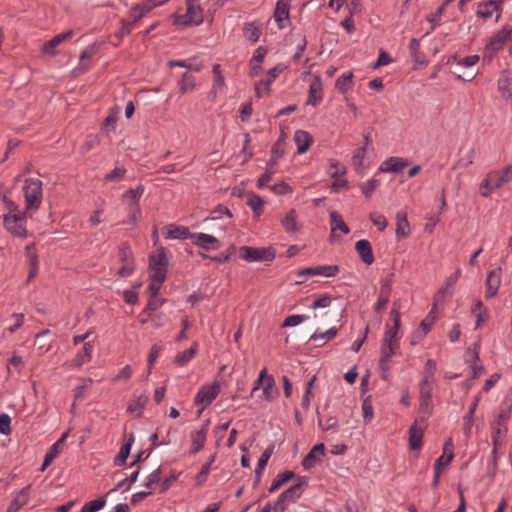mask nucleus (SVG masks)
Masks as SVG:
<instances>
[{"label":"nucleus","mask_w":512,"mask_h":512,"mask_svg":"<svg viewBox=\"0 0 512 512\" xmlns=\"http://www.w3.org/2000/svg\"><path fill=\"white\" fill-rule=\"evenodd\" d=\"M330 217V225L331 231L335 232L336 230H340L344 234H348L350 229L347 224L344 222L342 216L337 211H331L329 214Z\"/></svg>","instance_id":"obj_37"},{"label":"nucleus","mask_w":512,"mask_h":512,"mask_svg":"<svg viewBox=\"0 0 512 512\" xmlns=\"http://www.w3.org/2000/svg\"><path fill=\"white\" fill-rule=\"evenodd\" d=\"M42 185V181L36 178H28L25 180L23 187L26 204L25 210L30 216L41 206L43 198Z\"/></svg>","instance_id":"obj_1"},{"label":"nucleus","mask_w":512,"mask_h":512,"mask_svg":"<svg viewBox=\"0 0 512 512\" xmlns=\"http://www.w3.org/2000/svg\"><path fill=\"white\" fill-rule=\"evenodd\" d=\"M500 447L501 446H495L493 444V450L491 453V457L487 464V475L491 478L495 477L497 470H498V466H497L498 454L497 453H498V449Z\"/></svg>","instance_id":"obj_50"},{"label":"nucleus","mask_w":512,"mask_h":512,"mask_svg":"<svg viewBox=\"0 0 512 512\" xmlns=\"http://www.w3.org/2000/svg\"><path fill=\"white\" fill-rule=\"evenodd\" d=\"M500 282V274L496 270H492L488 273L486 279L487 288L485 291V297L487 299L493 298L497 294Z\"/></svg>","instance_id":"obj_27"},{"label":"nucleus","mask_w":512,"mask_h":512,"mask_svg":"<svg viewBox=\"0 0 512 512\" xmlns=\"http://www.w3.org/2000/svg\"><path fill=\"white\" fill-rule=\"evenodd\" d=\"M168 258L164 247H159L156 254L149 257L150 280L164 282L168 268Z\"/></svg>","instance_id":"obj_3"},{"label":"nucleus","mask_w":512,"mask_h":512,"mask_svg":"<svg viewBox=\"0 0 512 512\" xmlns=\"http://www.w3.org/2000/svg\"><path fill=\"white\" fill-rule=\"evenodd\" d=\"M247 204L251 207L256 217L262 214L264 201L260 196L254 193L248 194Z\"/></svg>","instance_id":"obj_45"},{"label":"nucleus","mask_w":512,"mask_h":512,"mask_svg":"<svg viewBox=\"0 0 512 512\" xmlns=\"http://www.w3.org/2000/svg\"><path fill=\"white\" fill-rule=\"evenodd\" d=\"M168 1L169 0H144L141 3H138L137 6L144 14H146L150 12L153 8L160 6Z\"/></svg>","instance_id":"obj_60"},{"label":"nucleus","mask_w":512,"mask_h":512,"mask_svg":"<svg viewBox=\"0 0 512 512\" xmlns=\"http://www.w3.org/2000/svg\"><path fill=\"white\" fill-rule=\"evenodd\" d=\"M295 477V474L293 471H284L277 475V477L272 481L269 492L273 493L277 491L283 484L288 482L289 480L293 479Z\"/></svg>","instance_id":"obj_40"},{"label":"nucleus","mask_w":512,"mask_h":512,"mask_svg":"<svg viewBox=\"0 0 512 512\" xmlns=\"http://www.w3.org/2000/svg\"><path fill=\"white\" fill-rule=\"evenodd\" d=\"M273 451H274V445H270L264 450V452L259 457L256 469H255V479H254V483H253L254 487L259 484L263 470L265 469L270 457L272 456Z\"/></svg>","instance_id":"obj_23"},{"label":"nucleus","mask_w":512,"mask_h":512,"mask_svg":"<svg viewBox=\"0 0 512 512\" xmlns=\"http://www.w3.org/2000/svg\"><path fill=\"white\" fill-rule=\"evenodd\" d=\"M400 350V343H391V342H385L382 341L381 344V357L380 360L382 362L389 361V359L396 355Z\"/></svg>","instance_id":"obj_39"},{"label":"nucleus","mask_w":512,"mask_h":512,"mask_svg":"<svg viewBox=\"0 0 512 512\" xmlns=\"http://www.w3.org/2000/svg\"><path fill=\"white\" fill-rule=\"evenodd\" d=\"M294 141L297 146V154H304L312 143V136L304 130H297L294 134Z\"/></svg>","instance_id":"obj_25"},{"label":"nucleus","mask_w":512,"mask_h":512,"mask_svg":"<svg viewBox=\"0 0 512 512\" xmlns=\"http://www.w3.org/2000/svg\"><path fill=\"white\" fill-rule=\"evenodd\" d=\"M68 433H64L49 449L44 457V461L40 468V471L43 472L45 469L53 462V460L57 457L60 452V446L64 443Z\"/></svg>","instance_id":"obj_26"},{"label":"nucleus","mask_w":512,"mask_h":512,"mask_svg":"<svg viewBox=\"0 0 512 512\" xmlns=\"http://www.w3.org/2000/svg\"><path fill=\"white\" fill-rule=\"evenodd\" d=\"M192 243L204 250H216L220 247V241L213 235L206 233L191 234Z\"/></svg>","instance_id":"obj_14"},{"label":"nucleus","mask_w":512,"mask_h":512,"mask_svg":"<svg viewBox=\"0 0 512 512\" xmlns=\"http://www.w3.org/2000/svg\"><path fill=\"white\" fill-rule=\"evenodd\" d=\"M106 504L104 497H99L95 500L89 501L83 505L80 512H97L101 510Z\"/></svg>","instance_id":"obj_53"},{"label":"nucleus","mask_w":512,"mask_h":512,"mask_svg":"<svg viewBox=\"0 0 512 512\" xmlns=\"http://www.w3.org/2000/svg\"><path fill=\"white\" fill-rule=\"evenodd\" d=\"M365 155H366L365 147H360V148L356 149L353 154V157H352L353 166L358 174H363L366 169V167L364 166V163H363Z\"/></svg>","instance_id":"obj_42"},{"label":"nucleus","mask_w":512,"mask_h":512,"mask_svg":"<svg viewBox=\"0 0 512 512\" xmlns=\"http://www.w3.org/2000/svg\"><path fill=\"white\" fill-rule=\"evenodd\" d=\"M166 238L167 239H187L190 238L188 228L177 226L175 224H169L167 227Z\"/></svg>","instance_id":"obj_36"},{"label":"nucleus","mask_w":512,"mask_h":512,"mask_svg":"<svg viewBox=\"0 0 512 512\" xmlns=\"http://www.w3.org/2000/svg\"><path fill=\"white\" fill-rule=\"evenodd\" d=\"M423 429L417 426L415 421L409 428V446L413 450L422 447Z\"/></svg>","instance_id":"obj_32"},{"label":"nucleus","mask_w":512,"mask_h":512,"mask_svg":"<svg viewBox=\"0 0 512 512\" xmlns=\"http://www.w3.org/2000/svg\"><path fill=\"white\" fill-rule=\"evenodd\" d=\"M454 446L451 440L445 442L443 447V454L439 457L442 458V468L447 467L454 458Z\"/></svg>","instance_id":"obj_52"},{"label":"nucleus","mask_w":512,"mask_h":512,"mask_svg":"<svg viewBox=\"0 0 512 512\" xmlns=\"http://www.w3.org/2000/svg\"><path fill=\"white\" fill-rule=\"evenodd\" d=\"M178 84H179L180 93L185 94L187 92L192 91L195 88L196 80H195V77L191 73L185 72L182 75V78Z\"/></svg>","instance_id":"obj_43"},{"label":"nucleus","mask_w":512,"mask_h":512,"mask_svg":"<svg viewBox=\"0 0 512 512\" xmlns=\"http://www.w3.org/2000/svg\"><path fill=\"white\" fill-rule=\"evenodd\" d=\"M197 353V344H193L189 349L178 353L175 357V362L180 365H186Z\"/></svg>","instance_id":"obj_46"},{"label":"nucleus","mask_w":512,"mask_h":512,"mask_svg":"<svg viewBox=\"0 0 512 512\" xmlns=\"http://www.w3.org/2000/svg\"><path fill=\"white\" fill-rule=\"evenodd\" d=\"M391 292L392 290L388 289V287H380L379 296L377 302L374 305V311L376 313H379L386 308L390 299Z\"/></svg>","instance_id":"obj_41"},{"label":"nucleus","mask_w":512,"mask_h":512,"mask_svg":"<svg viewBox=\"0 0 512 512\" xmlns=\"http://www.w3.org/2000/svg\"><path fill=\"white\" fill-rule=\"evenodd\" d=\"M94 345L91 342H86L82 349L77 352L75 357L71 360L70 367H80L85 363H88L92 358V352Z\"/></svg>","instance_id":"obj_22"},{"label":"nucleus","mask_w":512,"mask_h":512,"mask_svg":"<svg viewBox=\"0 0 512 512\" xmlns=\"http://www.w3.org/2000/svg\"><path fill=\"white\" fill-rule=\"evenodd\" d=\"M73 34V30L70 29L64 33L54 36L51 40L43 44L41 52L46 55H55V48L62 42L69 40Z\"/></svg>","instance_id":"obj_18"},{"label":"nucleus","mask_w":512,"mask_h":512,"mask_svg":"<svg viewBox=\"0 0 512 512\" xmlns=\"http://www.w3.org/2000/svg\"><path fill=\"white\" fill-rule=\"evenodd\" d=\"M25 250L29 267H39L38 255L35 250V245L33 243L29 244L25 247Z\"/></svg>","instance_id":"obj_61"},{"label":"nucleus","mask_w":512,"mask_h":512,"mask_svg":"<svg viewBox=\"0 0 512 512\" xmlns=\"http://www.w3.org/2000/svg\"><path fill=\"white\" fill-rule=\"evenodd\" d=\"M126 173V169L124 167H115L110 173L106 174L104 180L107 182H118L120 181Z\"/></svg>","instance_id":"obj_62"},{"label":"nucleus","mask_w":512,"mask_h":512,"mask_svg":"<svg viewBox=\"0 0 512 512\" xmlns=\"http://www.w3.org/2000/svg\"><path fill=\"white\" fill-rule=\"evenodd\" d=\"M454 69L450 72L456 76V78L471 81L473 80L477 74L479 73V69L477 66H453Z\"/></svg>","instance_id":"obj_28"},{"label":"nucleus","mask_w":512,"mask_h":512,"mask_svg":"<svg viewBox=\"0 0 512 512\" xmlns=\"http://www.w3.org/2000/svg\"><path fill=\"white\" fill-rule=\"evenodd\" d=\"M101 46V42H94L91 45L87 46L79 56L80 61L83 62L92 60L93 56L99 52Z\"/></svg>","instance_id":"obj_48"},{"label":"nucleus","mask_w":512,"mask_h":512,"mask_svg":"<svg viewBox=\"0 0 512 512\" xmlns=\"http://www.w3.org/2000/svg\"><path fill=\"white\" fill-rule=\"evenodd\" d=\"M325 456V445L323 443H319L315 445L308 454L302 460V466L305 470H309L313 468L318 462L321 461V458Z\"/></svg>","instance_id":"obj_17"},{"label":"nucleus","mask_w":512,"mask_h":512,"mask_svg":"<svg viewBox=\"0 0 512 512\" xmlns=\"http://www.w3.org/2000/svg\"><path fill=\"white\" fill-rule=\"evenodd\" d=\"M207 433H208V422L203 424L202 427L198 431H196L195 433H192V435H191L192 446L189 451L190 454H196L203 449L205 442H206Z\"/></svg>","instance_id":"obj_21"},{"label":"nucleus","mask_w":512,"mask_h":512,"mask_svg":"<svg viewBox=\"0 0 512 512\" xmlns=\"http://www.w3.org/2000/svg\"><path fill=\"white\" fill-rule=\"evenodd\" d=\"M498 91L505 101L512 104V72L510 70L502 71L498 79Z\"/></svg>","instance_id":"obj_15"},{"label":"nucleus","mask_w":512,"mask_h":512,"mask_svg":"<svg viewBox=\"0 0 512 512\" xmlns=\"http://www.w3.org/2000/svg\"><path fill=\"white\" fill-rule=\"evenodd\" d=\"M219 392L220 386L217 383L212 385H204L197 392L194 403L196 405L202 404L204 407H207L218 396Z\"/></svg>","instance_id":"obj_12"},{"label":"nucleus","mask_w":512,"mask_h":512,"mask_svg":"<svg viewBox=\"0 0 512 512\" xmlns=\"http://www.w3.org/2000/svg\"><path fill=\"white\" fill-rule=\"evenodd\" d=\"M213 75L214 83L211 93H213L215 96L218 92H221L223 90L225 86V79L222 72L220 71V66H213Z\"/></svg>","instance_id":"obj_47"},{"label":"nucleus","mask_w":512,"mask_h":512,"mask_svg":"<svg viewBox=\"0 0 512 512\" xmlns=\"http://www.w3.org/2000/svg\"><path fill=\"white\" fill-rule=\"evenodd\" d=\"M485 178L495 189H499L512 181V165H506L501 170H492L487 173Z\"/></svg>","instance_id":"obj_11"},{"label":"nucleus","mask_w":512,"mask_h":512,"mask_svg":"<svg viewBox=\"0 0 512 512\" xmlns=\"http://www.w3.org/2000/svg\"><path fill=\"white\" fill-rule=\"evenodd\" d=\"M499 1L488 0L486 2H482L478 5L477 15L483 19H488L492 16L493 12L497 11L499 8Z\"/></svg>","instance_id":"obj_35"},{"label":"nucleus","mask_w":512,"mask_h":512,"mask_svg":"<svg viewBox=\"0 0 512 512\" xmlns=\"http://www.w3.org/2000/svg\"><path fill=\"white\" fill-rule=\"evenodd\" d=\"M510 418V409L501 408L497 418L492 424V442L495 446L504 445V436L507 432V422Z\"/></svg>","instance_id":"obj_7"},{"label":"nucleus","mask_w":512,"mask_h":512,"mask_svg":"<svg viewBox=\"0 0 512 512\" xmlns=\"http://www.w3.org/2000/svg\"><path fill=\"white\" fill-rule=\"evenodd\" d=\"M410 164L411 162L407 158L392 156L381 163L379 171L382 173H399Z\"/></svg>","instance_id":"obj_13"},{"label":"nucleus","mask_w":512,"mask_h":512,"mask_svg":"<svg viewBox=\"0 0 512 512\" xmlns=\"http://www.w3.org/2000/svg\"><path fill=\"white\" fill-rule=\"evenodd\" d=\"M396 237L398 239L405 238L410 234V225L405 212L399 211L396 215Z\"/></svg>","instance_id":"obj_33"},{"label":"nucleus","mask_w":512,"mask_h":512,"mask_svg":"<svg viewBox=\"0 0 512 512\" xmlns=\"http://www.w3.org/2000/svg\"><path fill=\"white\" fill-rule=\"evenodd\" d=\"M436 315L434 310H431L426 317L420 322L418 330L422 332L421 335H427L435 323Z\"/></svg>","instance_id":"obj_51"},{"label":"nucleus","mask_w":512,"mask_h":512,"mask_svg":"<svg viewBox=\"0 0 512 512\" xmlns=\"http://www.w3.org/2000/svg\"><path fill=\"white\" fill-rule=\"evenodd\" d=\"M184 18L195 25H199L203 22V13L199 5L189 4L187 5V11L184 14Z\"/></svg>","instance_id":"obj_38"},{"label":"nucleus","mask_w":512,"mask_h":512,"mask_svg":"<svg viewBox=\"0 0 512 512\" xmlns=\"http://www.w3.org/2000/svg\"><path fill=\"white\" fill-rule=\"evenodd\" d=\"M29 214L26 210L18 214H5L3 216L4 228L13 236L19 238L27 237L26 229V215Z\"/></svg>","instance_id":"obj_5"},{"label":"nucleus","mask_w":512,"mask_h":512,"mask_svg":"<svg viewBox=\"0 0 512 512\" xmlns=\"http://www.w3.org/2000/svg\"><path fill=\"white\" fill-rule=\"evenodd\" d=\"M379 185L380 180L372 178L361 186V191L367 198H369Z\"/></svg>","instance_id":"obj_63"},{"label":"nucleus","mask_w":512,"mask_h":512,"mask_svg":"<svg viewBox=\"0 0 512 512\" xmlns=\"http://www.w3.org/2000/svg\"><path fill=\"white\" fill-rule=\"evenodd\" d=\"M281 225L289 234H293L299 231L300 226L297 221V213L295 209H290L287 212V214L281 219Z\"/></svg>","instance_id":"obj_29"},{"label":"nucleus","mask_w":512,"mask_h":512,"mask_svg":"<svg viewBox=\"0 0 512 512\" xmlns=\"http://www.w3.org/2000/svg\"><path fill=\"white\" fill-rule=\"evenodd\" d=\"M512 36V28L504 26L500 31L493 35L486 44L483 51V61L492 62L494 55L502 49L504 43Z\"/></svg>","instance_id":"obj_4"},{"label":"nucleus","mask_w":512,"mask_h":512,"mask_svg":"<svg viewBox=\"0 0 512 512\" xmlns=\"http://www.w3.org/2000/svg\"><path fill=\"white\" fill-rule=\"evenodd\" d=\"M339 267L337 265H319L315 267H307L301 269L300 276H325L334 277L338 274Z\"/></svg>","instance_id":"obj_16"},{"label":"nucleus","mask_w":512,"mask_h":512,"mask_svg":"<svg viewBox=\"0 0 512 512\" xmlns=\"http://www.w3.org/2000/svg\"><path fill=\"white\" fill-rule=\"evenodd\" d=\"M278 394V389L275 386L273 377H266L265 385L263 387V395L266 400H272Z\"/></svg>","instance_id":"obj_49"},{"label":"nucleus","mask_w":512,"mask_h":512,"mask_svg":"<svg viewBox=\"0 0 512 512\" xmlns=\"http://www.w3.org/2000/svg\"><path fill=\"white\" fill-rule=\"evenodd\" d=\"M240 258L247 262L272 261L276 257L272 247H250L242 246L239 249Z\"/></svg>","instance_id":"obj_6"},{"label":"nucleus","mask_w":512,"mask_h":512,"mask_svg":"<svg viewBox=\"0 0 512 512\" xmlns=\"http://www.w3.org/2000/svg\"><path fill=\"white\" fill-rule=\"evenodd\" d=\"M322 98V82L319 76H316L309 86V96L306 104L315 106Z\"/></svg>","instance_id":"obj_30"},{"label":"nucleus","mask_w":512,"mask_h":512,"mask_svg":"<svg viewBox=\"0 0 512 512\" xmlns=\"http://www.w3.org/2000/svg\"><path fill=\"white\" fill-rule=\"evenodd\" d=\"M419 48V41L415 38H412L410 41L409 49L414 61L416 62V64H427V61L424 58L420 57Z\"/></svg>","instance_id":"obj_57"},{"label":"nucleus","mask_w":512,"mask_h":512,"mask_svg":"<svg viewBox=\"0 0 512 512\" xmlns=\"http://www.w3.org/2000/svg\"><path fill=\"white\" fill-rule=\"evenodd\" d=\"M130 444H123L114 459L115 466H123L130 454Z\"/></svg>","instance_id":"obj_58"},{"label":"nucleus","mask_w":512,"mask_h":512,"mask_svg":"<svg viewBox=\"0 0 512 512\" xmlns=\"http://www.w3.org/2000/svg\"><path fill=\"white\" fill-rule=\"evenodd\" d=\"M222 215H227L229 218H232V213L228 209V207H226L222 204H219L210 212V216L208 218H206L205 220L206 221L207 220H217V219H220L222 217Z\"/></svg>","instance_id":"obj_56"},{"label":"nucleus","mask_w":512,"mask_h":512,"mask_svg":"<svg viewBox=\"0 0 512 512\" xmlns=\"http://www.w3.org/2000/svg\"><path fill=\"white\" fill-rule=\"evenodd\" d=\"M284 146L285 142L282 139H278L276 143L272 146L271 153H272V161L276 162L278 159H280L284 155Z\"/></svg>","instance_id":"obj_64"},{"label":"nucleus","mask_w":512,"mask_h":512,"mask_svg":"<svg viewBox=\"0 0 512 512\" xmlns=\"http://www.w3.org/2000/svg\"><path fill=\"white\" fill-rule=\"evenodd\" d=\"M400 305L396 302L393 304V307L390 311V318L392 320V324H386V331L384 333V337L382 341L391 342V343H399L398 333L401 325V314H400Z\"/></svg>","instance_id":"obj_8"},{"label":"nucleus","mask_w":512,"mask_h":512,"mask_svg":"<svg viewBox=\"0 0 512 512\" xmlns=\"http://www.w3.org/2000/svg\"><path fill=\"white\" fill-rule=\"evenodd\" d=\"M244 35L248 40L256 42L261 35V30L253 23H248L244 26Z\"/></svg>","instance_id":"obj_55"},{"label":"nucleus","mask_w":512,"mask_h":512,"mask_svg":"<svg viewBox=\"0 0 512 512\" xmlns=\"http://www.w3.org/2000/svg\"><path fill=\"white\" fill-rule=\"evenodd\" d=\"M353 85V74L352 72H346L340 76L335 83L336 88L341 93H346Z\"/></svg>","instance_id":"obj_44"},{"label":"nucleus","mask_w":512,"mask_h":512,"mask_svg":"<svg viewBox=\"0 0 512 512\" xmlns=\"http://www.w3.org/2000/svg\"><path fill=\"white\" fill-rule=\"evenodd\" d=\"M290 4L288 0H278L274 11V19L279 28H284V21H289Z\"/></svg>","instance_id":"obj_24"},{"label":"nucleus","mask_w":512,"mask_h":512,"mask_svg":"<svg viewBox=\"0 0 512 512\" xmlns=\"http://www.w3.org/2000/svg\"><path fill=\"white\" fill-rule=\"evenodd\" d=\"M234 253H235V247L230 246L224 253H221L220 255L208 256V255L202 254V257L210 259L211 261H214L217 263H226L231 259V257L233 256Z\"/></svg>","instance_id":"obj_54"},{"label":"nucleus","mask_w":512,"mask_h":512,"mask_svg":"<svg viewBox=\"0 0 512 512\" xmlns=\"http://www.w3.org/2000/svg\"><path fill=\"white\" fill-rule=\"evenodd\" d=\"M119 260L122 265L118 269L117 275L120 277L130 276L133 273L135 266L132 251L126 243L121 244L119 247Z\"/></svg>","instance_id":"obj_10"},{"label":"nucleus","mask_w":512,"mask_h":512,"mask_svg":"<svg viewBox=\"0 0 512 512\" xmlns=\"http://www.w3.org/2000/svg\"><path fill=\"white\" fill-rule=\"evenodd\" d=\"M355 250L358 253L360 259L366 264V265H372L375 261L374 254L372 251L371 244L366 239H361L356 242L355 244Z\"/></svg>","instance_id":"obj_20"},{"label":"nucleus","mask_w":512,"mask_h":512,"mask_svg":"<svg viewBox=\"0 0 512 512\" xmlns=\"http://www.w3.org/2000/svg\"><path fill=\"white\" fill-rule=\"evenodd\" d=\"M419 412L429 416L432 413V381L428 376H424L420 383V394H419Z\"/></svg>","instance_id":"obj_9"},{"label":"nucleus","mask_w":512,"mask_h":512,"mask_svg":"<svg viewBox=\"0 0 512 512\" xmlns=\"http://www.w3.org/2000/svg\"><path fill=\"white\" fill-rule=\"evenodd\" d=\"M30 485L24 487L17 493L14 499L11 501L7 512H18L21 507L26 505L29 500Z\"/></svg>","instance_id":"obj_31"},{"label":"nucleus","mask_w":512,"mask_h":512,"mask_svg":"<svg viewBox=\"0 0 512 512\" xmlns=\"http://www.w3.org/2000/svg\"><path fill=\"white\" fill-rule=\"evenodd\" d=\"M307 484V480L305 477H299L298 482L288 489L284 490L279 496L277 501L274 504L275 512H284L287 508V505L290 503H295L302 495L303 486Z\"/></svg>","instance_id":"obj_2"},{"label":"nucleus","mask_w":512,"mask_h":512,"mask_svg":"<svg viewBox=\"0 0 512 512\" xmlns=\"http://www.w3.org/2000/svg\"><path fill=\"white\" fill-rule=\"evenodd\" d=\"M144 193V187L142 185H138L136 188L128 189L123 197H127L132 200V203L139 204V200Z\"/></svg>","instance_id":"obj_59"},{"label":"nucleus","mask_w":512,"mask_h":512,"mask_svg":"<svg viewBox=\"0 0 512 512\" xmlns=\"http://www.w3.org/2000/svg\"><path fill=\"white\" fill-rule=\"evenodd\" d=\"M479 348L480 344L475 343L473 349H468L467 354H471V358L466 357V363L469 364L472 370V379H476L480 376L481 372L484 370L483 365L478 364L479 362Z\"/></svg>","instance_id":"obj_19"},{"label":"nucleus","mask_w":512,"mask_h":512,"mask_svg":"<svg viewBox=\"0 0 512 512\" xmlns=\"http://www.w3.org/2000/svg\"><path fill=\"white\" fill-rule=\"evenodd\" d=\"M147 402L148 397L145 394H140L138 396L134 394L128 404L127 410L131 413H135L137 416H141Z\"/></svg>","instance_id":"obj_34"}]
</instances>
